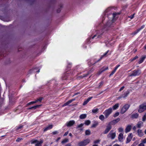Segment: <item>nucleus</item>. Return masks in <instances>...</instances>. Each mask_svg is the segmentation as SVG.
<instances>
[{
    "instance_id": "obj_50",
    "label": "nucleus",
    "mask_w": 146,
    "mask_h": 146,
    "mask_svg": "<svg viewBox=\"0 0 146 146\" xmlns=\"http://www.w3.org/2000/svg\"><path fill=\"white\" fill-rule=\"evenodd\" d=\"M144 143L142 142L141 143H140L138 145V146H145L144 145Z\"/></svg>"
},
{
    "instance_id": "obj_59",
    "label": "nucleus",
    "mask_w": 146,
    "mask_h": 146,
    "mask_svg": "<svg viewBox=\"0 0 146 146\" xmlns=\"http://www.w3.org/2000/svg\"><path fill=\"white\" fill-rule=\"evenodd\" d=\"M133 129L134 130H135L136 129V127L135 126L133 127Z\"/></svg>"
},
{
    "instance_id": "obj_8",
    "label": "nucleus",
    "mask_w": 146,
    "mask_h": 146,
    "mask_svg": "<svg viewBox=\"0 0 146 146\" xmlns=\"http://www.w3.org/2000/svg\"><path fill=\"white\" fill-rule=\"evenodd\" d=\"M108 69V66H104L101 69L99 70L97 73V74L99 75L101 74L102 72L105 71L106 70Z\"/></svg>"
},
{
    "instance_id": "obj_20",
    "label": "nucleus",
    "mask_w": 146,
    "mask_h": 146,
    "mask_svg": "<svg viewBox=\"0 0 146 146\" xmlns=\"http://www.w3.org/2000/svg\"><path fill=\"white\" fill-rule=\"evenodd\" d=\"M84 125V124L81 123L80 124L77 126V128L78 129L80 130H82L83 129L82 128V127Z\"/></svg>"
},
{
    "instance_id": "obj_33",
    "label": "nucleus",
    "mask_w": 146,
    "mask_h": 146,
    "mask_svg": "<svg viewBox=\"0 0 146 146\" xmlns=\"http://www.w3.org/2000/svg\"><path fill=\"white\" fill-rule=\"evenodd\" d=\"M37 140H32L31 141V143L32 144H36L37 142Z\"/></svg>"
},
{
    "instance_id": "obj_49",
    "label": "nucleus",
    "mask_w": 146,
    "mask_h": 146,
    "mask_svg": "<svg viewBox=\"0 0 146 146\" xmlns=\"http://www.w3.org/2000/svg\"><path fill=\"white\" fill-rule=\"evenodd\" d=\"M115 71L114 70H113L111 72V74H110V76H111L115 72Z\"/></svg>"
},
{
    "instance_id": "obj_40",
    "label": "nucleus",
    "mask_w": 146,
    "mask_h": 146,
    "mask_svg": "<svg viewBox=\"0 0 146 146\" xmlns=\"http://www.w3.org/2000/svg\"><path fill=\"white\" fill-rule=\"evenodd\" d=\"M119 115V113L118 112H116L114 115H113L114 117H116L117 116H118Z\"/></svg>"
},
{
    "instance_id": "obj_30",
    "label": "nucleus",
    "mask_w": 146,
    "mask_h": 146,
    "mask_svg": "<svg viewBox=\"0 0 146 146\" xmlns=\"http://www.w3.org/2000/svg\"><path fill=\"white\" fill-rule=\"evenodd\" d=\"M91 123V121L89 120H86L85 121V124L87 125H89Z\"/></svg>"
},
{
    "instance_id": "obj_9",
    "label": "nucleus",
    "mask_w": 146,
    "mask_h": 146,
    "mask_svg": "<svg viewBox=\"0 0 146 146\" xmlns=\"http://www.w3.org/2000/svg\"><path fill=\"white\" fill-rule=\"evenodd\" d=\"M75 123L74 120H71L66 123V125L68 127H71Z\"/></svg>"
},
{
    "instance_id": "obj_55",
    "label": "nucleus",
    "mask_w": 146,
    "mask_h": 146,
    "mask_svg": "<svg viewBox=\"0 0 146 146\" xmlns=\"http://www.w3.org/2000/svg\"><path fill=\"white\" fill-rule=\"evenodd\" d=\"M23 127V126L22 125H20L17 128V129L18 130L19 129H20L21 128H22Z\"/></svg>"
},
{
    "instance_id": "obj_46",
    "label": "nucleus",
    "mask_w": 146,
    "mask_h": 146,
    "mask_svg": "<svg viewBox=\"0 0 146 146\" xmlns=\"http://www.w3.org/2000/svg\"><path fill=\"white\" fill-rule=\"evenodd\" d=\"M42 100V98H40L39 99H38L37 100H36V102L38 101H40V102H41Z\"/></svg>"
},
{
    "instance_id": "obj_42",
    "label": "nucleus",
    "mask_w": 146,
    "mask_h": 146,
    "mask_svg": "<svg viewBox=\"0 0 146 146\" xmlns=\"http://www.w3.org/2000/svg\"><path fill=\"white\" fill-rule=\"evenodd\" d=\"M146 115H145L143 116V117L142 118V120L143 121H144L146 120Z\"/></svg>"
},
{
    "instance_id": "obj_52",
    "label": "nucleus",
    "mask_w": 146,
    "mask_h": 146,
    "mask_svg": "<svg viewBox=\"0 0 146 146\" xmlns=\"http://www.w3.org/2000/svg\"><path fill=\"white\" fill-rule=\"evenodd\" d=\"M103 84V82H100L99 84V87H100V86H102Z\"/></svg>"
},
{
    "instance_id": "obj_61",
    "label": "nucleus",
    "mask_w": 146,
    "mask_h": 146,
    "mask_svg": "<svg viewBox=\"0 0 146 146\" xmlns=\"http://www.w3.org/2000/svg\"><path fill=\"white\" fill-rule=\"evenodd\" d=\"M113 146H119V145L118 144H115Z\"/></svg>"
},
{
    "instance_id": "obj_28",
    "label": "nucleus",
    "mask_w": 146,
    "mask_h": 146,
    "mask_svg": "<svg viewBox=\"0 0 146 146\" xmlns=\"http://www.w3.org/2000/svg\"><path fill=\"white\" fill-rule=\"evenodd\" d=\"M120 121V118H118L117 119H116L113 120L112 122L114 124H116V123L118 122L119 121Z\"/></svg>"
},
{
    "instance_id": "obj_38",
    "label": "nucleus",
    "mask_w": 146,
    "mask_h": 146,
    "mask_svg": "<svg viewBox=\"0 0 146 146\" xmlns=\"http://www.w3.org/2000/svg\"><path fill=\"white\" fill-rule=\"evenodd\" d=\"M36 103V101H35L31 102L29 103L28 104H27V106L29 105H31V104H35V103Z\"/></svg>"
},
{
    "instance_id": "obj_63",
    "label": "nucleus",
    "mask_w": 146,
    "mask_h": 146,
    "mask_svg": "<svg viewBox=\"0 0 146 146\" xmlns=\"http://www.w3.org/2000/svg\"><path fill=\"white\" fill-rule=\"evenodd\" d=\"M96 35H94L92 38L93 39L95 37H96Z\"/></svg>"
},
{
    "instance_id": "obj_16",
    "label": "nucleus",
    "mask_w": 146,
    "mask_h": 146,
    "mask_svg": "<svg viewBox=\"0 0 146 146\" xmlns=\"http://www.w3.org/2000/svg\"><path fill=\"white\" fill-rule=\"evenodd\" d=\"M123 138V135L122 133H120L118 137V140L119 141H122Z\"/></svg>"
},
{
    "instance_id": "obj_44",
    "label": "nucleus",
    "mask_w": 146,
    "mask_h": 146,
    "mask_svg": "<svg viewBox=\"0 0 146 146\" xmlns=\"http://www.w3.org/2000/svg\"><path fill=\"white\" fill-rule=\"evenodd\" d=\"M138 142L136 141L131 146H136L138 144Z\"/></svg>"
},
{
    "instance_id": "obj_32",
    "label": "nucleus",
    "mask_w": 146,
    "mask_h": 146,
    "mask_svg": "<svg viewBox=\"0 0 146 146\" xmlns=\"http://www.w3.org/2000/svg\"><path fill=\"white\" fill-rule=\"evenodd\" d=\"M68 141V139H64L61 142V143L63 144L65 143H67Z\"/></svg>"
},
{
    "instance_id": "obj_5",
    "label": "nucleus",
    "mask_w": 146,
    "mask_h": 146,
    "mask_svg": "<svg viewBox=\"0 0 146 146\" xmlns=\"http://www.w3.org/2000/svg\"><path fill=\"white\" fill-rule=\"evenodd\" d=\"M141 73V71L139 70H135L133 71L131 74L129 76H138Z\"/></svg>"
},
{
    "instance_id": "obj_58",
    "label": "nucleus",
    "mask_w": 146,
    "mask_h": 146,
    "mask_svg": "<svg viewBox=\"0 0 146 146\" xmlns=\"http://www.w3.org/2000/svg\"><path fill=\"white\" fill-rule=\"evenodd\" d=\"M65 146H71V145L70 143H68Z\"/></svg>"
},
{
    "instance_id": "obj_23",
    "label": "nucleus",
    "mask_w": 146,
    "mask_h": 146,
    "mask_svg": "<svg viewBox=\"0 0 146 146\" xmlns=\"http://www.w3.org/2000/svg\"><path fill=\"white\" fill-rule=\"evenodd\" d=\"M119 106V104L118 103H117L114 105L113 106V109L114 110H116L117 109Z\"/></svg>"
},
{
    "instance_id": "obj_26",
    "label": "nucleus",
    "mask_w": 146,
    "mask_h": 146,
    "mask_svg": "<svg viewBox=\"0 0 146 146\" xmlns=\"http://www.w3.org/2000/svg\"><path fill=\"white\" fill-rule=\"evenodd\" d=\"M86 117V114H82L80 116V119H84Z\"/></svg>"
},
{
    "instance_id": "obj_7",
    "label": "nucleus",
    "mask_w": 146,
    "mask_h": 146,
    "mask_svg": "<svg viewBox=\"0 0 146 146\" xmlns=\"http://www.w3.org/2000/svg\"><path fill=\"white\" fill-rule=\"evenodd\" d=\"M145 110H146V105L142 104L139 106L138 111L140 113H141Z\"/></svg>"
},
{
    "instance_id": "obj_36",
    "label": "nucleus",
    "mask_w": 146,
    "mask_h": 146,
    "mask_svg": "<svg viewBox=\"0 0 146 146\" xmlns=\"http://www.w3.org/2000/svg\"><path fill=\"white\" fill-rule=\"evenodd\" d=\"M138 58V56H135L133 58H132V59H131L130 60V61L131 62H133V61L134 60H136V59Z\"/></svg>"
},
{
    "instance_id": "obj_12",
    "label": "nucleus",
    "mask_w": 146,
    "mask_h": 146,
    "mask_svg": "<svg viewBox=\"0 0 146 146\" xmlns=\"http://www.w3.org/2000/svg\"><path fill=\"white\" fill-rule=\"evenodd\" d=\"M75 100V99H72L69 100L66 103L64 104L63 105L62 107H64L65 106L68 105L72 102Z\"/></svg>"
},
{
    "instance_id": "obj_27",
    "label": "nucleus",
    "mask_w": 146,
    "mask_h": 146,
    "mask_svg": "<svg viewBox=\"0 0 146 146\" xmlns=\"http://www.w3.org/2000/svg\"><path fill=\"white\" fill-rule=\"evenodd\" d=\"M132 137L128 136L127 138L126 143H129L131 140Z\"/></svg>"
},
{
    "instance_id": "obj_6",
    "label": "nucleus",
    "mask_w": 146,
    "mask_h": 146,
    "mask_svg": "<svg viewBox=\"0 0 146 146\" xmlns=\"http://www.w3.org/2000/svg\"><path fill=\"white\" fill-rule=\"evenodd\" d=\"M115 133L113 132L112 131H111L107 135V137L108 138H111V139H113L115 138Z\"/></svg>"
},
{
    "instance_id": "obj_48",
    "label": "nucleus",
    "mask_w": 146,
    "mask_h": 146,
    "mask_svg": "<svg viewBox=\"0 0 146 146\" xmlns=\"http://www.w3.org/2000/svg\"><path fill=\"white\" fill-rule=\"evenodd\" d=\"M125 86H123L119 90V92H120L122 90H123V89L124 88Z\"/></svg>"
},
{
    "instance_id": "obj_53",
    "label": "nucleus",
    "mask_w": 146,
    "mask_h": 146,
    "mask_svg": "<svg viewBox=\"0 0 146 146\" xmlns=\"http://www.w3.org/2000/svg\"><path fill=\"white\" fill-rule=\"evenodd\" d=\"M58 133V132L57 131H55L52 132V133L53 134H56Z\"/></svg>"
},
{
    "instance_id": "obj_54",
    "label": "nucleus",
    "mask_w": 146,
    "mask_h": 146,
    "mask_svg": "<svg viewBox=\"0 0 146 146\" xmlns=\"http://www.w3.org/2000/svg\"><path fill=\"white\" fill-rule=\"evenodd\" d=\"M119 66H120V65H117V66H116L115 68V69H114V70L115 71H116V70L117 69V68H118V67Z\"/></svg>"
},
{
    "instance_id": "obj_22",
    "label": "nucleus",
    "mask_w": 146,
    "mask_h": 146,
    "mask_svg": "<svg viewBox=\"0 0 146 146\" xmlns=\"http://www.w3.org/2000/svg\"><path fill=\"white\" fill-rule=\"evenodd\" d=\"M143 123L142 121H139L138 122L137 125V127L138 128H140L142 126Z\"/></svg>"
},
{
    "instance_id": "obj_43",
    "label": "nucleus",
    "mask_w": 146,
    "mask_h": 146,
    "mask_svg": "<svg viewBox=\"0 0 146 146\" xmlns=\"http://www.w3.org/2000/svg\"><path fill=\"white\" fill-rule=\"evenodd\" d=\"M22 140V138H18L16 139V141L17 142H19Z\"/></svg>"
},
{
    "instance_id": "obj_60",
    "label": "nucleus",
    "mask_w": 146,
    "mask_h": 146,
    "mask_svg": "<svg viewBox=\"0 0 146 146\" xmlns=\"http://www.w3.org/2000/svg\"><path fill=\"white\" fill-rule=\"evenodd\" d=\"M69 135L71 137H72V134L71 133H70L69 134Z\"/></svg>"
},
{
    "instance_id": "obj_56",
    "label": "nucleus",
    "mask_w": 146,
    "mask_h": 146,
    "mask_svg": "<svg viewBox=\"0 0 146 146\" xmlns=\"http://www.w3.org/2000/svg\"><path fill=\"white\" fill-rule=\"evenodd\" d=\"M68 133V131H67L65 132L64 135V136H66Z\"/></svg>"
},
{
    "instance_id": "obj_62",
    "label": "nucleus",
    "mask_w": 146,
    "mask_h": 146,
    "mask_svg": "<svg viewBox=\"0 0 146 146\" xmlns=\"http://www.w3.org/2000/svg\"><path fill=\"white\" fill-rule=\"evenodd\" d=\"M80 93L79 92H78V93H75L74 95H74H77L78 94H79Z\"/></svg>"
},
{
    "instance_id": "obj_57",
    "label": "nucleus",
    "mask_w": 146,
    "mask_h": 146,
    "mask_svg": "<svg viewBox=\"0 0 146 146\" xmlns=\"http://www.w3.org/2000/svg\"><path fill=\"white\" fill-rule=\"evenodd\" d=\"M122 98H123V97H122V95L119 96V97L118 98H117V99H119Z\"/></svg>"
},
{
    "instance_id": "obj_51",
    "label": "nucleus",
    "mask_w": 146,
    "mask_h": 146,
    "mask_svg": "<svg viewBox=\"0 0 146 146\" xmlns=\"http://www.w3.org/2000/svg\"><path fill=\"white\" fill-rule=\"evenodd\" d=\"M141 141L142 142H143V143H146V138L142 140Z\"/></svg>"
},
{
    "instance_id": "obj_13",
    "label": "nucleus",
    "mask_w": 146,
    "mask_h": 146,
    "mask_svg": "<svg viewBox=\"0 0 146 146\" xmlns=\"http://www.w3.org/2000/svg\"><path fill=\"white\" fill-rule=\"evenodd\" d=\"M130 92L129 90H127L126 92H125L122 95L123 98H125L127 97L128 95L129 94Z\"/></svg>"
},
{
    "instance_id": "obj_18",
    "label": "nucleus",
    "mask_w": 146,
    "mask_h": 146,
    "mask_svg": "<svg viewBox=\"0 0 146 146\" xmlns=\"http://www.w3.org/2000/svg\"><path fill=\"white\" fill-rule=\"evenodd\" d=\"M92 97H90L88 98L86 100L84 101L83 104V105L84 106L85 105L92 99Z\"/></svg>"
},
{
    "instance_id": "obj_1",
    "label": "nucleus",
    "mask_w": 146,
    "mask_h": 146,
    "mask_svg": "<svg viewBox=\"0 0 146 146\" xmlns=\"http://www.w3.org/2000/svg\"><path fill=\"white\" fill-rule=\"evenodd\" d=\"M120 14L119 13H114L113 14V18L111 21H109L107 23L106 25L110 27L112 23L114 22L117 18V16Z\"/></svg>"
},
{
    "instance_id": "obj_17",
    "label": "nucleus",
    "mask_w": 146,
    "mask_h": 146,
    "mask_svg": "<svg viewBox=\"0 0 146 146\" xmlns=\"http://www.w3.org/2000/svg\"><path fill=\"white\" fill-rule=\"evenodd\" d=\"M93 122V123L91 127H95L98 124V123L97 121H94Z\"/></svg>"
},
{
    "instance_id": "obj_37",
    "label": "nucleus",
    "mask_w": 146,
    "mask_h": 146,
    "mask_svg": "<svg viewBox=\"0 0 146 146\" xmlns=\"http://www.w3.org/2000/svg\"><path fill=\"white\" fill-rule=\"evenodd\" d=\"M100 139H98L95 140L94 141V144L98 143L100 142Z\"/></svg>"
},
{
    "instance_id": "obj_35",
    "label": "nucleus",
    "mask_w": 146,
    "mask_h": 146,
    "mask_svg": "<svg viewBox=\"0 0 146 146\" xmlns=\"http://www.w3.org/2000/svg\"><path fill=\"white\" fill-rule=\"evenodd\" d=\"M90 130H86L85 132V134L86 135H89L90 134Z\"/></svg>"
},
{
    "instance_id": "obj_45",
    "label": "nucleus",
    "mask_w": 146,
    "mask_h": 146,
    "mask_svg": "<svg viewBox=\"0 0 146 146\" xmlns=\"http://www.w3.org/2000/svg\"><path fill=\"white\" fill-rule=\"evenodd\" d=\"M118 130L119 132H122L123 131V129L121 127H120L119 128Z\"/></svg>"
},
{
    "instance_id": "obj_2",
    "label": "nucleus",
    "mask_w": 146,
    "mask_h": 146,
    "mask_svg": "<svg viewBox=\"0 0 146 146\" xmlns=\"http://www.w3.org/2000/svg\"><path fill=\"white\" fill-rule=\"evenodd\" d=\"M90 142V140L89 139H87L79 142L78 143V146H85L88 144Z\"/></svg>"
},
{
    "instance_id": "obj_31",
    "label": "nucleus",
    "mask_w": 146,
    "mask_h": 146,
    "mask_svg": "<svg viewBox=\"0 0 146 146\" xmlns=\"http://www.w3.org/2000/svg\"><path fill=\"white\" fill-rule=\"evenodd\" d=\"M99 119L102 121H103L105 119V117L102 115H101L99 117Z\"/></svg>"
},
{
    "instance_id": "obj_14",
    "label": "nucleus",
    "mask_w": 146,
    "mask_h": 146,
    "mask_svg": "<svg viewBox=\"0 0 146 146\" xmlns=\"http://www.w3.org/2000/svg\"><path fill=\"white\" fill-rule=\"evenodd\" d=\"M43 142V141L42 140H40V141H37L36 144H35V146H42V144Z\"/></svg>"
},
{
    "instance_id": "obj_39",
    "label": "nucleus",
    "mask_w": 146,
    "mask_h": 146,
    "mask_svg": "<svg viewBox=\"0 0 146 146\" xmlns=\"http://www.w3.org/2000/svg\"><path fill=\"white\" fill-rule=\"evenodd\" d=\"M138 32H139V31H138L137 30L136 31H135L134 32L132 33L131 35H136V34H137Z\"/></svg>"
},
{
    "instance_id": "obj_34",
    "label": "nucleus",
    "mask_w": 146,
    "mask_h": 146,
    "mask_svg": "<svg viewBox=\"0 0 146 146\" xmlns=\"http://www.w3.org/2000/svg\"><path fill=\"white\" fill-rule=\"evenodd\" d=\"M108 52L109 50H108L103 55H102L100 57V59H102L103 57L106 56V55Z\"/></svg>"
},
{
    "instance_id": "obj_64",
    "label": "nucleus",
    "mask_w": 146,
    "mask_h": 146,
    "mask_svg": "<svg viewBox=\"0 0 146 146\" xmlns=\"http://www.w3.org/2000/svg\"><path fill=\"white\" fill-rule=\"evenodd\" d=\"M92 146H98L97 145L95 144V145H92Z\"/></svg>"
},
{
    "instance_id": "obj_3",
    "label": "nucleus",
    "mask_w": 146,
    "mask_h": 146,
    "mask_svg": "<svg viewBox=\"0 0 146 146\" xmlns=\"http://www.w3.org/2000/svg\"><path fill=\"white\" fill-rule=\"evenodd\" d=\"M130 106V105L128 104H125L121 109L120 113L121 114H123L128 109Z\"/></svg>"
},
{
    "instance_id": "obj_24",
    "label": "nucleus",
    "mask_w": 146,
    "mask_h": 146,
    "mask_svg": "<svg viewBox=\"0 0 146 146\" xmlns=\"http://www.w3.org/2000/svg\"><path fill=\"white\" fill-rule=\"evenodd\" d=\"M138 115H139L137 113H135L131 115V118L133 119L136 118L138 117Z\"/></svg>"
},
{
    "instance_id": "obj_11",
    "label": "nucleus",
    "mask_w": 146,
    "mask_h": 146,
    "mask_svg": "<svg viewBox=\"0 0 146 146\" xmlns=\"http://www.w3.org/2000/svg\"><path fill=\"white\" fill-rule=\"evenodd\" d=\"M146 58V56L144 55L142 56L141 58L139 59V61L138 62L139 64H140L142 63L144 59Z\"/></svg>"
},
{
    "instance_id": "obj_10",
    "label": "nucleus",
    "mask_w": 146,
    "mask_h": 146,
    "mask_svg": "<svg viewBox=\"0 0 146 146\" xmlns=\"http://www.w3.org/2000/svg\"><path fill=\"white\" fill-rule=\"evenodd\" d=\"M111 128V125L109 124L107 126L106 128L104 131V133L105 134L107 133Z\"/></svg>"
},
{
    "instance_id": "obj_29",
    "label": "nucleus",
    "mask_w": 146,
    "mask_h": 146,
    "mask_svg": "<svg viewBox=\"0 0 146 146\" xmlns=\"http://www.w3.org/2000/svg\"><path fill=\"white\" fill-rule=\"evenodd\" d=\"M98 109L96 108V109H93L92 110V112L93 113H96L98 112Z\"/></svg>"
},
{
    "instance_id": "obj_21",
    "label": "nucleus",
    "mask_w": 146,
    "mask_h": 146,
    "mask_svg": "<svg viewBox=\"0 0 146 146\" xmlns=\"http://www.w3.org/2000/svg\"><path fill=\"white\" fill-rule=\"evenodd\" d=\"M137 133L138 135L140 137H141L143 135V133L141 129H138L137 131Z\"/></svg>"
},
{
    "instance_id": "obj_25",
    "label": "nucleus",
    "mask_w": 146,
    "mask_h": 146,
    "mask_svg": "<svg viewBox=\"0 0 146 146\" xmlns=\"http://www.w3.org/2000/svg\"><path fill=\"white\" fill-rule=\"evenodd\" d=\"M41 106V105H37L36 106H33V107H31L30 108H29L28 109L30 110V109H35L39 107H40Z\"/></svg>"
},
{
    "instance_id": "obj_4",
    "label": "nucleus",
    "mask_w": 146,
    "mask_h": 146,
    "mask_svg": "<svg viewBox=\"0 0 146 146\" xmlns=\"http://www.w3.org/2000/svg\"><path fill=\"white\" fill-rule=\"evenodd\" d=\"M112 108H110L109 109L106 110L103 113L105 115L106 118H107L109 115L112 113Z\"/></svg>"
},
{
    "instance_id": "obj_15",
    "label": "nucleus",
    "mask_w": 146,
    "mask_h": 146,
    "mask_svg": "<svg viewBox=\"0 0 146 146\" xmlns=\"http://www.w3.org/2000/svg\"><path fill=\"white\" fill-rule=\"evenodd\" d=\"M131 125H128L127 126V127L125 129V132L126 133H127L129 132L130 131V130L131 129Z\"/></svg>"
},
{
    "instance_id": "obj_47",
    "label": "nucleus",
    "mask_w": 146,
    "mask_h": 146,
    "mask_svg": "<svg viewBox=\"0 0 146 146\" xmlns=\"http://www.w3.org/2000/svg\"><path fill=\"white\" fill-rule=\"evenodd\" d=\"M135 14H133V15H131L129 17V18H130L131 19H132L134 17Z\"/></svg>"
},
{
    "instance_id": "obj_19",
    "label": "nucleus",
    "mask_w": 146,
    "mask_h": 146,
    "mask_svg": "<svg viewBox=\"0 0 146 146\" xmlns=\"http://www.w3.org/2000/svg\"><path fill=\"white\" fill-rule=\"evenodd\" d=\"M53 125H49L46 128L44 129V131H45L47 130H48L50 129H51Z\"/></svg>"
},
{
    "instance_id": "obj_41",
    "label": "nucleus",
    "mask_w": 146,
    "mask_h": 146,
    "mask_svg": "<svg viewBox=\"0 0 146 146\" xmlns=\"http://www.w3.org/2000/svg\"><path fill=\"white\" fill-rule=\"evenodd\" d=\"M145 27V25H143L141 26L137 30L138 31H139V32L141 29H142L143 28Z\"/></svg>"
}]
</instances>
